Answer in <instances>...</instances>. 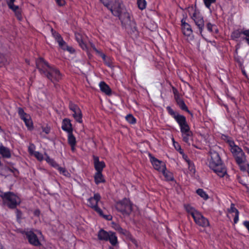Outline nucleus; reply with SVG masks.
<instances>
[{
	"label": "nucleus",
	"mask_w": 249,
	"mask_h": 249,
	"mask_svg": "<svg viewBox=\"0 0 249 249\" xmlns=\"http://www.w3.org/2000/svg\"><path fill=\"white\" fill-rule=\"evenodd\" d=\"M15 1V0H8L6 1L7 4L9 8L12 10L14 12L19 9L18 6L15 5L14 4Z\"/></svg>",
	"instance_id": "c85d7f7f"
},
{
	"label": "nucleus",
	"mask_w": 249,
	"mask_h": 249,
	"mask_svg": "<svg viewBox=\"0 0 249 249\" xmlns=\"http://www.w3.org/2000/svg\"><path fill=\"white\" fill-rule=\"evenodd\" d=\"M61 49L64 51H68L71 54H73L75 52V49L73 47L68 46L67 43H66V45H65V46H63V47H62Z\"/></svg>",
	"instance_id": "4c0bfd02"
},
{
	"label": "nucleus",
	"mask_w": 249,
	"mask_h": 249,
	"mask_svg": "<svg viewBox=\"0 0 249 249\" xmlns=\"http://www.w3.org/2000/svg\"><path fill=\"white\" fill-rule=\"evenodd\" d=\"M187 163L188 165V168L189 170L192 173H195L196 168L193 161H192L191 160L189 161L188 160Z\"/></svg>",
	"instance_id": "e433bc0d"
},
{
	"label": "nucleus",
	"mask_w": 249,
	"mask_h": 249,
	"mask_svg": "<svg viewBox=\"0 0 249 249\" xmlns=\"http://www.w3.org/2000/svg\"><path fill=\"white\" fill-rule=\"evenodd\" d=\"M97 237L100 241L109 242L113 247H116L119 245L118 237L114 232L107 231L101 229L98 232Z\"/></svg>",
	"instance_id": "39448f33"
},
{
	"label": "nucleus",
	"mask_w": 249,
	"mask_h": 249,
	"mask_svg": "<svg viewBox=\"0 0 249 249\" xmlns=\"http://www.w3.org/2000/svg\"><path fill=\"white\" fill-rule=\"evenodd\" d=\"M176 104L177 106L179 107V108L184 111H186L189 114H191V115H193L192 113L188 109V108L186 105L185 104L183 99L182 98H180L178 99H177L175 100Z\"/></svg>",
	"instance_id": "aec40b11"
},
{
	"label": "nucleus",
	"mask_w": 249,
	"mask_h": 249,
	"mask_svg": "<svg viewBox=\"0 0 249 249\" xmlns=\"http://www.w3.org/2000/svg\"><path fill=\"white\" fill-rule=\"evenodd\" d=\"M161 172L165 178L166 181H171L175 180L173 173L169 171H167V169L163 170Z\"/></svg>",
	"instance_id": "b1692460"
},
{
	"label": "nucleus",
	"mask_w": 249,
	"mask_h": 249,
	"mask_svg": "<svg viewBox=\"0 0 249 249\" xmlns=\"http://www.w3.org/2000/svg\"><path fill=\"white\" fill-rule=\"evenodd\" d=\"M182 156V158L183 159V160L187 162V161H189L190 160L189 159L188 156L187 155H186L184 151L183 152L182 154H180Z\"/></svg>",
	"instance_id": "052dcab7"
},
{
	"label": "nucleus",
	"mask_w": 249,
	"mask_h": 249,
	"mask_svg": "<svg viewBox=\"0 0 249 249\" xmlns=\"http://www.w3.org/2000/svg\"><path fill=\"white\" fill-rule=\"evenodd\" d=\"M181 30L183 34L187 37L193 36V30L191 25L187 23L185 19L183 18L181 20Z\"/></svg>",
	"instance_id": "2eb2a0df"
},
{
	"label": "nucleus",
	"mask_w": 249,
	"mask_h": 249,
	"mask_svg": "<svg viewBox=\"0 0 249 249\" xmlns=\"http://www.w3.org/2000/svg\"><path fill=\"white\" fill-rule=\"evenodd\" d=\"M116 0H100L106 7H109Z\"/></svg>",
	"instance_id": "c03bdc74"
},
{
	"label": "nucleus",
	"mask_w": 249,
	"mask_h": 249,
	"mask_svg": "<svg viewBox=\"0 0 249 249\" xmlns=\"http://www.w3.org/2000/svg\"><path fill=\"white\" fill-rule=\"evenodd\" d=\"M115 208L123 215L128 216L132 211V203L129 199L125 197L116 202Z\"/></svg>",
	"instance_id": "423d86ee"
},
{
	"label": "nucleus",
	"mask_w": 249,
	"mask_h": 249,
	"mask_svg": "<svg viewBox=\"0 0 249 249\" xmlns=\"http://www.w3.org/2000/svg\"><path fill=\"white\" fill-rule=\"evenodd\" d=\"M245 150L249 155V148L246 147L244 148Z\"/></svg>",
	"instance_id": "774afa93"
},
{
	"label": "nucleus",
	"mask_w": 249,
	"mask_h": 249,
	"mask_svg": "<svg viewBox=\"0 0 249 249\" xmlns=\"http://www.w3.org/2000/svg\"><path fill=\"white\" fill-rule=\"evenodd\" d=\"M223 139L229 144L230 146H231V145L234 144V142L231 138L229 137L226 135H222Z\"/></svg>",
	"instance_id": "c9c22d12"
},
{
	"label": "nucleus",
	"mask_w": 249,
	"mask_h": 249,
	"mask_svg": "<svg viewBox=\"0 0 249 249\" xmlns=\"http://www.w3.org/2000/svg\"><path fill=\"white\" fill-rule=\"evenodd\" d=\"M5 59L3 56V55L0 53V67H2L5 62Z\"/></svg>",
	"instance_id": "4d7b16f0"
},
{
	"label": "nucleus",
	"mask_w": 249,
	"mask_h": 249,
	"mask_svg": "<svg viewBox=\"0 0 249 249\" xmlns=\"http://www.w3.org/2000/svg\"><path fill=\"white\" fill-rule=\"evenodd\" d=\"M115 17L119 18V19L122 20V9L121 4L117 0H116L112 4L107 7ZM123 22V21H122Z\"/></svg>",
	"instance_id": "4468645a"
},
{
	"label": "nucleus",
	"mask_w": 249,
	"mask_h": 249,
	"mask_svg": "<svg viewBox=\"0 0 249 249\" xmlns=\"http://www.w3.org/2000/svg\"><path fill=\"white\" fill-rule=\"evenodd\" d=\"M116 230L121 234L124 235H127L128 233V231L125 230L123 229L121 227L119 226L117 229Z\"/></svg>",
	"instance_id": "09e8293b"
},
{
	"label": "nucleus",
	"mask_w": 249,
	"mask_h": 249,
	"mask_svg": "<svg viewBox=\"0 0 249 249\" xmlns=\"http://www.w3.org/2000/svg\"><path fill=\"white\" fill-rule=\"evenodd\" d=\"M62 129L68 133L71 131H73L72 125L71 121L69 118H64L62 122Z\"/></svg>",
	"instance_id": "a211bd4d"
},
{
	"label": "nucleus",
	"mask_w": 249,
	"mask_h": 249,
	"mask_svg": "<svg viewBox=\"0 0 249 249\" xmlns=\"http://www.w3.org/2000/svg\"><path fill=\"white\" fill-rule=\"evenodd\" d=\"M148 157L154 168L159 172H161L164 169H166L165 163L154 157L151 153L148 154Z\"/></svg>",
	"instance_id": "f8f14e48"
},
{
	"label": "nucleus",
	"mask_w": 249,
	"mask_h": 249,
	"mask_svg": "<svg viewBox=\"0 0 249 249\" xmlns=\"http://www.w3.org/2000/svg\"><path fill=\"white\" fill-rule=\"evenodd\" d=\"M239 213H236L235 214V216H234V219H233V222H234V224H236L238 223V221H239Z\"/></svg>",
	"instance_id": "680f3d73"
},
{
	"label": "nucleus",
	"mask_w": 249,
	"mask_h": 249,
	"mask_svg": "<svg viewBox=\"0 0 249 249\" xmlns=\"http://www.w3.org/2000/svg\"><path fill=\"white\" fill-rule=\"evenodd\" d=\"M42 130L46 134H48L50 132L51 129L49 127L46 126L42 128Z\"/></svg>",
	"instance_id": "bf43d9fd"
},
{
	"label": "nucleus",
	"mask_w": 249,
	"mask_h": 249,
	"mask_svg": "<svg viewBox=\"0 0 249 249\" xmlns=\"http://www.w3.org/2000/svg\"><path fill=\"white\" fill-rule=\"evenodd\" d=\"M126 121L130 124H134L136 123V119L131 114L127 115L125 117Z\"/></svg>",
	"instance_id": "72a5a7b5"
},
{
	"label": "nucleus",
	"mask_w": 249,
	"mask_h": 249,
	"mask_svg": "<svg viewBox=\"0 0 249 249\" xmlns=\"http://www.w3.org/2000/svg\"><path fill=\"white\" fill-rule=\"evenodd\" d=\"M228 212L229 213H235V214L239 213V211L235 207V205L233 203L231 204L230 208L228 209Z\"/></svg>",
	"instance_id": "a18cd8bd"
},
{
	"label": "nucleus",
	"mask_w": 249,
	"mask_h": 249,
	"mask_svg": "<svg viewBox=\"0 0 249 249\" xmlns=\"http://www.w3.org/2000/svg\"><path fill=\"white\" fill-rule=\"evenodd\" d=\"M191 18L193 19L196 25L197 26L201 36H203L202 33L204 27L203 17L200 14L199 12L195 10L191 16Z\"/></svg>",
	"instance_id": "9d476101"
},
{
	"label": "nucleus",
	"mask_w": 249,
	"mask_h": 249,
	"mask_svg": "<svg viewBox=\"0 0 249 249\" xmlns=\"http://www.w3.org/2000/svg\"><path fill=\"white\" fill-rule=\"evenodd\" d=\"M55 40L58 43L59 46L61 48L66 45V42L64 40L63 37L58 33L54 32L53 33Z\"/></svg>",
	"instance_id": "5701e85b"
},
{
	"label": "nucleus",
	"mask_w": 249,
	"mask_h": 249,
	"mask_svg": "<svg viewBox=\"0 0 249 249\" xmlns=\"http://www.w3.org/2000/svg\"><path fill=\"white\" fill-rule=\"evenodd\" d=\"M103 172H95L94 175V180L96 185L100 183H104L106 182L104 176L102 173Z\"/></svg>",
	"instance_id": "412c9836"
},
{
	"label": "nucleus",
	"mask_w": 249,
	"mask_h": 249,
	"mask_svg": "<svg viewBox=\"0 0 249 249\" xmlns=\"http://www.w3.org/2000/svg\"><path fill=\"white\" fill-rule=\"evenodd\" d=\"M35 148V146L34 144H31L30 146L28 147V152L31 155H34L35 152L34 149Z\"/></svg>",
	"instance_id": "864d4df0"
},
{
	"label": "nucleus",
	"mask_w": 249,
	"mask_h": 249,
	"mask_svg": "<svg viewBox=\"0 0 249 249\" xmlns=\"http://www.w3.org/2000/svg\"><path fill=\"white\" fill-rule=\"evenodd\" d=\"M231 152L232 153L235 160L236 162L238 165H240L244 163L243 158L245 157V154L243 150L238 145L234 144L231 145Z\"/></svg>",
	"instance_id": "6e6552de"
},
{
	"label": "nucleus",
	"mask_w": 249,
	"mask_h": 249,
	"mask_svg": "<svg viewBox=\"0 0 249 249\" xmlns=\"http://www.w3.org/2000/svg\"><path fill=\"white\" fill-rule=\"evenodd\" d=\"M173 144L175 149L179 153L182 154L184 151L181 148L180 145L178 142L175 141L174 139L172 138Z\"/></svg>",
	"instance_id": "f704fd0d"
},
{
	"label": "nucleus",
	"mask_w": 249,
	"mask_h": 249,
	"mask_svg": "<svg viewBox=\"0 0 249 249\" xmlns=\"http://www.w3.org/2000/svg\"><path fill=\"white\" fill-rule=\"evenodd\" d=\"M203 1L206 7L208 8H210L211 4L215 2L216 0H203Z\"/></svg>",
	"instance_id": "8fccbe9b"
},
{
	"label": "nucleus",
	"mask_w": 249,
	"mask_h": 249,
	"mask_svg": "<svg viewBox=\"0 0 249 249\" xmlns=\"http://www.w3.org/2000/svg\"><path fill=\"white\" fill-rule=\"evenodd\" d=\"M2 199L4 205L10 209H15L21 203L20 198L18 196L12 192H7L0 195Z\"/></svg>",
	"instance_id": "20e7f679"
},
{
	"label": "nucleus",
	"mask_w": 249,
	"mask_h": 249,
	"mask_svg": "<svg viewBox=\"0 0 249 249\" xmlns=\"http://www.w3.org/2000/svg\"><path fill=\"white\" fill-rule=\"evenodd\" d=\"M183 207L188 214L196 210V209L195 207H193L190 204H184Z\"/></svg>",
	"instance_id": "473e14b6"
},
{
	"label": "nucleus",
	"mask_w": 249,
	"mask_h": 249,
	"mask_svg": "<svg viewBox=\"0 0 249 249\" xmlns=\"http://www.w3.org/2000/svg\"><path fill=\"white\" fill-rule=\"evenodd\" d=\"M206 28L211 33L217 34L219 32L217 26L213 24L208 22L206 24Z\"/></svg>",
	"instance_id": "393cba45"
},
{
	"label": "nucleus",
	"mask_w": 249,
	"mask_h": 249,
	"mask_svg": "<svg viewBox=\"0 0 249 249\" xmlns=\"http://www.w3.org/2000/svg\"><path fill=\"white\" fill-rule=\"evenodd\" d=\"M172 89L174 94L175 100H177V99L181 98L178 90L175 87L172 86Z\"/></svg>",
	"instance_id": "58836bf2"
},
{
	"label": "nucleus",
	"mask_w": 249,
	"mask_h": 249,
	"mask_svg": "<svg viewBox=\"0 0 249 249\" xmlns=\"http://www.w3.org/2000/svg\"><path fill=\"white\" fill-rule=\"evenodd\" d=\"M92 49L95 52L96 54H98L102 58H105L106 54L104 53L102 51L98 50L96 49L94 45L91 46Z\"/></svg>",
	"instance_id": "ea45409f"
},
{
	"label": "nucleus",
	"mask_w": 249,
	"mask_h": 249,
	"mask_svg": "<svg viewBox=\"0 0 249 249\" xmlns=\"http://www.w3.org/2000/svg\"><path fill=\"white\" fill-rule=\"evenodd\" d=\"M243 31H240L239 30H236L233 31L231 34V38L233 40H237L240 37Z\"/></svg>",
	"instance_id": "7c9ffc66"
},
{
	"label": "nucleus",
	"mask_w": 249,
	"mask_h": 249,
	"mask_svg": "<svg viewBox=\"0 0 249 249\" xmlns=\"http://www.w3.org/2000/svg\"><path fill=\"white\" fill-rule=\"evenodd\" d=\"M22 233L24 235L25 238L28 239L29 243L31 245L36 247H38L41 245V243L37 235L32 231H24Z\"/></svg>",
	"instance_id": "9b49d317"
},
{
	"label": "nucleus",
	"mask_w": 249,
	"mask_h": 249,
	"mask_svg": "<svg viewBox=\"0 0 249 249\" xmlns=\"http://www.w3.org/2000/svg\"><path fill=\"white\" fill-rule=\"evenodd\" d=\"M194 221L196 224L203 228L208 227L210 226L208 219L204 217L200 212Z\"/></svg>",
	"instance_id": "f3484780"
},
{
	"label": "nucleus",
	"mask_w": 249,
	"mask_h": 249,
	"mask_svg": "<svg viewBox=\"0 0 249 249\" xmlns=\"http://www.w3.org/2000/svg\"><path fill=\"white\" fill-rule=\"evenodd\" d=\"M93 164L96 172H103L104 169L106 167V163L104 161H100L99 158L98 156L93 155Z\"/></svg>",
	"instance_id": "dca6fc26"
},
{
	"label": "nucleus",
	"mask_w": 249,
	"mask_h": 249,
	"mask_svg": "<svg viewBox=\"0 0 249 249\" xmlns=\"http://www.w3.org/2000/svg\"><path fill=\"white\" fill-rule=\"evenodd\" d=\"M209 155L210 156L208 160L209 168L219 177L223 178L227 174V169L219 153L213 149H211Z\"/></svg>",
	"instance_id": "7ed1b4c3"
},
{
	"label": "nucleus",
	"mask_w": 249,
	"mask_h": 249,
	"mask_svg": "<svg viewBox=\"0 0 249 249\" xmlns=\"http://www.w3.org/2000/svg\"><path fill=\"white\" fill-rule=\"evenodd\" d=\"M14 13L18 20H21L22 19L21 11L20 9H18V10H17L16 12H14Z\"/></svg>",
	"instance_id": "3c124183"
},
{
	"label": "nucleus",
	"mask_w": 249,
	"mask_h": 249,
	"mask_svg": "<svg viewBox=\"0 0 249 249\" xmlns=\"http://www.w3.org/2000/svg\"><path fill=\"white\" fill-rule=\"evenodd\" d=\"M100 90L107 96L112 94V90L109 86L104 81H101L99 84Z\"/></svg>",
	"instance_id": "6ab92c4d"
},
{
	"label": "nucleus",
	"mask_w": 249,
	"mask_h": 249,
	"mask_svg": "<svg viewBox=\"0 0 249 249\" xmlns=\"http://www.w3.org/2000/svg\"><path fill=\"white\" fill-rule=\"evenodd\" d=\"M18 113L20 118L23 121L27 127L31 129L33 128V124L30 115L25 112L22 107H18Z\"/></svg>",
	"instance_id": "ddd939ff"
},
{
	"label": "nucleus",
	"mask_w": 249,
	"mask_h": 249,
	"mask_svg": "<svg viewBox=\"0 0 249 249\" xmlns=\"http://www.w3.org/2000/svg\"><path fill=\"white\" fill-rule=\"evenodd\" d=\"M0 154L3 158H10L11 156L9 149L4 146L2 144L0 146Z\"/></svg>",
	"instance_id": "4be33fe9"
},
{
	"label": "nucleus",
	"mask_w": 249,
	"mask_h": 249,
	"mask_svg": "<svg viewBox=\"0 0 249 249\" xmlns=\"http://www.w3.org/2000/svg\"><path fill=\"white\" fill-rule=\"evenodd\" d=\"M69 108L72 112V116L75 121L79 124L82 123L83 114L79 106L72 101H70Z\"/></svg>",
	"instance_id": "0eeeda50"
},
{
	"label": "nucleus",
	"mask_w": 249,
	"mask_h": 249,
	"mask_svg": "<svg viewBox=\"0 0 249 249\" xmlns=\"http://www.w3.org/2000/svg\"><path fill=\"white\" fill-rule=\"evenodd\" d=\"M166 109L168 114L174 118L178 124L181 134L182 141L190 145V141L193 139V133L190 129V127L187 121L186 117L174 111L170 106H167Z\"/></svg>",
	"instance_id": "f03ea898"
},
{
	"label": "nucleus",
	"mask_w": 249,
	"mask_h": 249,
	"mask_svg": "<svg viewBox=\"0 0 249 249\" xmlns=\"http://www.w3.org/2000/svg\"><path fill=\"white\" fill-rule=\"evenodd\" d=\"M196 193L204 200H207L209 198V195L202 189H197Z\"/></svg>",
	"instance_id": "bb28decb"
},
{
	"label": "nucleus",
	"mask_w": 249,
	"mask_h": 249,
	"mask_svg": "<svg viewBox=\"0 0 249 249\" xmlns=\"http://www.w3.org/2000/svg\"><path fill=\"white\" fill-rule=\"evenodd\" d=\"M101 198V195L99 193H95L93 196L87 199V205L93 209L99 214H102V210L98 206V202Z\"/></svg>",
	"instance_id": "1a4fd4ad"
},
{
	"label": "nucleus",
	"mask_w": 249,
	"mask_h": 249,
	"mask_svg": "<svg viewBox=\"0 0 249 249\" xmlns=\"http://www.w3.org/2000/svg\"><path fill=\"white\" fill-rule=\"evenodd\" d=\"M199 213L200 212L196 210L192 213H190L188 214L191 215L193 217L194 220H195L196 219V218H197V216H198Z\"/></svg>",
	"instance_id": "603ef678"
},
{
	"label": "nucleus",
	"mask_w": 249,
	"mask_h": 249,
	"mask_svg": "<svg viewBox=\"0 0 249 249\" xmlns=\"http://www.w3.org/2000/svg\"><path fill=\"white\" fill-rule=\"evenodd\" d=\"M70 145L71 146V150L72 152H74L75 150V145L76 144H70Z\"/></svg>",
	"instance_id": "69168bd1"
},
{
	"label": "nucleus",
	"mask_w": 249,
	"mask_h": 249,
	"mask_svg": "<svg viewBox=\"0 0 249 249\" xmlns=\"http://www.w3.org/2000/svg\"><path fill=\"white\" fill-rule=\"evenodd\" d=\"M60 174H62L63 175L65 176H68V175L69 174L67 170L63 167H60L59 165L58 167L56 168Z\"/></svg>",
	"instance_id": "a19ab883"
},
{
	"label": "nucleus",
	"mask_w": 249,
	"mask_h": 249,
	"mask_svg": "<svg viewBox=\"0 0 249 249\" xmlns=\"http://www.w3.org/2000/svg\"><path fill=\"white\" fill-rule=\"evenodd\" d=\"M99 215L100 216H102V217H104L105 219H106V220H111V215L104 214L102 210V214H99Z\"/></svg>",
	"instance_id": "13d9d810"
},
{
	"label": "nucleus",
	"mask_w": 249,
	"mask_h": 249,
	"mask_svg": "<svg viewBox=\"0 0 249 249\" xmlns=\"http://www.w3.org/2000/svg\"><path fill=\"white\" fill-rule=\"evenodd\" d=\"M105 64L107 67L111 68L112 66V61L109 57H107L105 56V58H102Z\"/></svg>",
	"instance_id": "79ce46f5"
},
{
	"label": "nucleus",
	"mask_w": 249,
	"mask_h": 249,
	"mask_svg": "<svg viewBox=\"0 0 249 249\" xmlns=\"http://www.w3.org/2000/svg\"><path fill=\"white\" fill-rule=\"evenodd\" d=\"M231 100L233 102H234V103H236V100H235V99L234 97H232V96H230V97Z\"/></svg>",
	"instance_id": "338daca9"
},
{
	"label": "nucleus",
	"mask_w": 249,
	"mask_h": 249,
	"mask_svg": "<svg viewBox=\"0 0 249 249\" xmlns=\"http://www.w3.org/2000/svg\"><path fill=\"white\" fill-rule=\"evenodd\" d=\"M40 214V211L39 209H36L34 211V215L35 216L39 217Z\"/></svg>",
	"instance_id": "e2e57ef3"
},
{
	"label": "nucleus",
	"mask_w": 249,
	"mask_h": 249,
	"mask_svg": "<svg viewBox=\"0 0 249 249\" xmlns=\"http://www.w3.org/2000/svg\"><path fill=\"white\" fill-rule=\"evenodd\" d=\"M137 4L140 10H143L146 8L147 2L145 0H137Z\"/></svg>",
	"instance_id": "2f4dec72"
},
{
	"label": "nucleus",
	"mask_w": 249,
	"mask_h": 249,
	"mask_svg": "<svg viewBox=\"0 0 249 249\" xmlns=\"http://www.w3.org/2000/svg\"><path fill=\"white\" fill-rule=\"evenodd\" d=\"M68 133V142L70 144H76V141L75 136L73 134V131L69 132Z\"/></svg>",
	"instance_id": "c756f323"
},
{
	"label": "nucleus",
	"mask_w": 249,
	"mask_h": 249,
	"mask_svg": "<svg viewBox=\"0 0 249 249\" xmlns=\"http://www.w3.org/2000/svg\"><path fill=\"white\" fill-rule=\"evenodd\" d=\"M75 39L77 41V42L78 43V44L80 46V47L83 49H84L85 48H87V45L84 42L81 34H75Z\"/></svg>",
	"instance_id": "cd10ccee"
},
{
	"label": "nucleus",
	"mask_w": 249,
	"mask_h": 249,
	"mask_svg": "<svg viewBox=\"0 0 249 249\" xmlns=\"http://www.w3.org/2000/svg\"><path fill=\"white\" fill-rule=\"evenodd\" d=\"M8 170L12 173L15 177H18L19 172L14 167H10L7 168Z\"/></svg>",
	"instance_id": "de8ad7c7"
},
{
	"label": "nucleus",
	"mask_w": 249,
	"mask_h": 249,
	"mask_svg": "<svg viewBox=\"0 0 249 249\" xmlns=\"http://www.w3.org/2000/svg\"><path fill=\"white\" fill-rule=\"evenodd\" d=\"M34 155L36 158L40 161H41L44 160L43 155L38 151H35Z\"/></svg>",
	"instance_id": "37998d69"
},
{
	"label": "nucleus",
	"mask_w": 249,
	"mask_h": 249,
	"mask_svg": "<svg viewBox=\"0 0 249 249\" xmlns=\"http://www.w3.org/2000/svg\"><path fill=\"white\" fill-rule=\"evenodd\" d=\"M45 155L46 156L45 158L46 162L51 166L56 169L59 164L53 159H51L46 153H45Z\"/></svg>",
	"instance_id": "a878e982"
},
{
	"label": "nucleus",
	"mask_w": 249,
	"mask_h": 249,
	"mask_svg": "<svg viewBox=\"0 0 249 249\" xmlns=\"http://www.w3.org/2000/svg\"><path fill=\"white\" fill-rule=\"evenodd\" d=\"M124 15L127 18V21H130V17L129 16V14L128 13H124Z\"/></svg>",
	"instance_id": "0e129e2a"
},
{
	"label": "nucleus",
	"mask_w": 249,
	"mask_h": 249,
	"mask_svg": "<svg viewBox=\"0 0 249 249\" xmlns=\"http://www.w3.org/2000/svg\"><path fill=\"white\" fill-rule=\"evenodd\" d=\"M55 1L56 4L60 7L64 6L66 4L65 0H55Z\"/></svg>",
	"instance_id": "6e6d98bb"
},
{
	"label": "nucleus",
	"mask_w": 249,
	"mask_h": 249,
	"mask_svg": "<svg viewBox=\"0 0 249 249\" xmlns=\"http://www.w3.org/2000/svg\"><path fill=\"white\" fill-rule=\"evenodd\" d=\"M16 214L17 219L19 220L21 218L22 213L20 210L19 209H16Z\"/></svg>",
	"instance_id": "5fc2aeb1"
},
{
	"label": "nucleus",
	"mask_w": 249,
	"mask_h": 249,
	"mask_svg": "<svg viewBox=\"0 0 249 249\" xmlns=\"http://www.w3.org/2000/svg\"><path fill=\"white\" fill-rule=\"evenodd\" d=\"M242 33L243 35L245 36L243 39L245 40L247 44L249 45V29L243 31Z\"/></svg>",
	"instance_id": "49530a36"
},
{
	"label": "nucleus",
	"mask_w": 249,
	"mask_h": 249,
	"mask_svg": "<svg viewBox=\"0 0 249 249\" xmlns=\"http://www.w3.org/2000/svg\"><path fill=\"white\" fill-rule=\"evenodd\" d=\"M37 69L41 74H43L53 84L59 82L63 77V74L56 66L50 65L43 58H39L36 62Z\"/></svg>",
	"instance_id": "f257e3e1"
}]
</instances>
